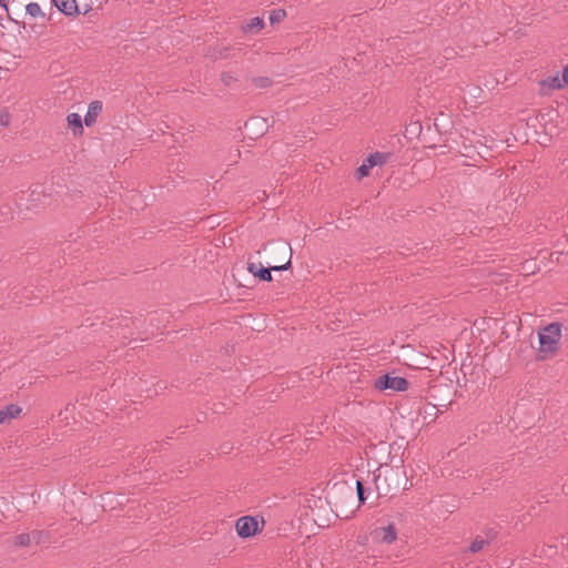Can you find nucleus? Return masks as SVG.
<instances>
[{
    "label": "nucleus",
    "mask_w": 568,
    "mask_h": 568,
    "mask_svg": "<svg viewBox=\"0 0 568 568\" xmlns=\"http://www.w3.org/2000/svg\"><path fill=\"white\" fill-rule=\"evenodd\" d=\"M538 337L540 353H556L561 337V324L557 322L548 324L539 331Z\"/></svg>",
    "instance_id": "f257e3e1"
},
{
    "label": "nucleus",
    "mask_w": 568,
    "mask_h": 568,
    "mask_svg": "<svg viewBox=\"0 0 568 568\" xmlns=\"http://www.w3.org/2000/svg\"><path fill=\"white\" fill-rule=\"evenodd\" d=\"M277 250L283 253H287V251L291 253V248L287 247L286 244H280L277 246ZM290 266H291V256L284 264L272 265L270 267H263L261 264H256V263H248L247 271L251 274H253L254 276H257L261 281L271 282L272 281L271 271H286V270H288Z\"/></svg>",
    "instance_id": "f03ea898"
},
{
    "label": "nucleus",
    "mask_w": 568,
    "mask_h": 568,
    "mask_svg": "<svg viewBox=\"0 0 568 568\" xmlns=\"http://www.w3.org/2000/svg\"><path fill=\"white\" fill-rule=\"evenodd\" d=\"M265 521L263 518L254 516L240 517L235 523V529L240 537L248 538L255 536L263 528Z\"/></svg>",
    "instance_id": "7ed1b4c3"
},
{
    "label": "nucleus",
    "mask_w": 568,
    "mask_h": 568,
    "mask_svg": "<svg viewBox=\"0 0 568 568\" xmlns=\"http://www.w3.org/2000/svg\"><path fill=\"white\" fill-rule=\"evenodd\" d=\"M374 388L384 392L390 389L393 392H405L408 389L409 383L406 378L399 376H392L390 374H383L377 377L374 383Z\"/></svg>",
    "instance_id": "20e7f679"
},
{
    "label": "nucleus",
    "mask_w": 568,
    "mask_h": 568,
    "mask_svg": "<svg viewBox=\"0 0 568 568\" xmlns=\"http://www.w3.org/2000/svg\"><path fill=\"white\" fill-rule=\"evenodd\" d=\"M402 474L403 471L398 467H392L387 464L379 465V477L386 485H389V494L399 489Z\"/></svg>",
    "instance_id": "39448f33"
},
{
    "label": "nucleus",
    "mask_w": 568,
    "mask_h": 568,
    "mask_svg": "<svg viewBox=\"0 0 568 568\" xmlns=\"http://www.w3.org/2000/svg\"><path fill=\"white\" fill-rule=\"evenodd\" d=\"M386 161V155L381 152H375L369 154L361 166L357 168L355 176L357 180H362L363 178L369 174V171L377 164H383Z\"/></svg>",
    "instance_id": "423d86ee"
},
{
    "label": "nucleus",
    "mask_w": 568,
    "mask_h": 568,
    "mask_svg": "<svg viewBox=\"0 0 568 568\" xmlns=\"http://www.w3.org/2000/svg\"><path fill=\"white\" fill-rule=\"evenodd\" d=\"M374 535L379 542L388 545L397 539V530L393 523L388 524L385 527H379L375 529Z\"/></svg>",
    "instance_id": "0eeeda50"
},
{
    "label": "nucleus",
    "mask_w": 568,
    "mask_h": 568,
    "mask_svg": "<svg viewBox=\"0 0 568 568\" xmlns=\"http://www.w3.org/2000/svg\"><path fill=\"white\" fill-rule=\"evenodd\" d=\"M540 85V93L544 95H548L552 93L556 90L562 89L565 85L562 83V80L559 78V75H551L548 77L539 82Z\"/></svg>",
    "instance_id": "6e6552de"
},
{
    "label": "nucleus",
    "mask_w": 568,
    "mask_h": 568,
    "mask_svg": "<svg viewBox=\"0 0 568 568\" xmlns=\"http://www.w3.org/2000/svg\"><path fill=\"white\" fill-rule=\"evenodd\" d=\"M102 108H103V105H102L101 101H92L89 104L87 114L84 115V119H83L87 126H91L93 123H95L97 118L102 112Z\"/></svg>",
    "instance_id": "1a4fd4ad"
},
{
    "label": "nucleus",
    "mask_w": 568,
    "mask_h": 568,
    "mask_svg": "<svg viewBox=\"0 0 568 568\" xmlns=\"http://www.w3.org/2000/svg\"><path fill=\"white\" fill-rule=\"evenodd\" d=\"M57 9L65 16H73L78 13V6L75 0H52Z\"/></svg>",
    "instance_id": "9d476101"
},
{
    "label": "nucleus",
    "mask_w": 568,
    "mask_h": 568,
    "mask_svg": "<svg viewBox=\"0 0 568 568\" xmlns=\"http://www.w3.org/2000/svg\"><path fill=\"white\" fill-rule=\"evenodd\" d=\"M264 27V20L260 17L250 19L245 24L242 26V30L245 33H257Z\"/></svg>",
    "instance_id": "9b49d317"
},
{
    "label": "nucleus",
    "mask_w": 568,
    "mask_h": 568,
    "mask_svg": "<svg viewBox=\"0 0 568 568\" xmlns=\"http://www.w3.org/2000/svg\"><path fill=\"white\" fill-rule=\"evenodd\" d=\"M373 480L375 483V488L379 496L389 495V485H386L383 479L379 477V467L373 473Z\"/></svg>",
    "instance_id": "f8f14e48"
},
{
    "label": "nucleus",
    "mask_w": 568,
    "mask_h": 568,
    "mask_svg": "<svg viewBox=\"0 0 568 568\" xmlns=\"http://www.w3.org/2000/svg\"><path fill=\"white\" fill-rule=\"evenodd\" d=\"M67 121L69 126L73 129L74 134L82 133L83 126H82V118L78 113H70L67 116Z\"/></svg>",
    "instance_id": "ddd939ff"
},
{
    "label": "nucleus",
    "mask_w": 568,
    "mask_h": 568,
    "mask_svg": "<svg viewBox=\"0 0 568 568\" xmlns=\"http://www.w3.org/2000/svg\"><path fill=\"white\" fill-rule=\"evenodd\" d=\"M13 544L17 547H29L32 544L31 535L29 532L19 534L14 537Z\"/></svg>",
    "instance_id": "4468645a"
},
{
    "label": "nucleus",
    "mask_w": 568,
    "mask_h": 568,
    "mask_svg": "<svg viewBox=\"0 0 568 568\" xmlns=\"http://www.w3.org/2000/svg\"><path fill=\"white\" fill-rule=\"evenodd\" d=\"M8 420L16 418L22 412L21 407L16 404L7 405L2 408Z\"/></svg>",
    "instance_id": "2eb2a0df"
},
{
    "label": "nucleus",
    "mask_w": 568,
    "mask_h": 568,
    "mask_svg": "<svg viewBox=\"0 0 568 568\" xmlns=\"http://www.w3.org/2000/svg\"><path fill=\"white\" fill-rule=\"evenodd\" d=\"M237 77L231 71H224L221 74V81L225 87H233L237 82Z\"/></svg>",
    "instance_id": "dca6fc26"
},
{
    "label": "nucleus",
    "mask_w": 568,
    "mask_h": 568,
    "mask_svg": "<svg viewBox=\"0 0 568 568\" xmlns=\"http://www.w3.org/2000/svg\"><path fill=\"white\" fill-rule=\"evenodd\" d=\"M26 11L29 16L33 18L44 17V13L41 10V7L37 2H30L26 7Z\"/></svg>",
    "instance_id": "f3484780"
},
{
    "label": "nucleus",
    "mask_w": 568,
    "mask_h": 568,
    "mask_svg": "<svg viewBox=\"0 0 568 568\" xmlns=\"http://www.w3.org/2000/svg\"><path fill=\"white\" fill-rule=\"evenodd\" d=\"M486 545H488V540L481 538V537H476L473 542L470 544L469 546V550L471 552H478L480 551Z\"/></svg>",
    "instance_id": "a211bd4d"
},
{
    "label": "nucleus",
    "mask_w": 568,
    "mask_h": 568,
    "mask_svg": "<svg viewBox=\"0 0 568 568\" xmlns=\"http://www.w3.org/2000/svg\"><path fill=\"white\" fill-rule=\"evenodd\" d=\"M285 17H286L285 10H283V9L273 10L270 13V22H271V24L280 23L281 21L284 20Z\"/></svg>",
    "instance_id": "6ab92c4d"
},
{
    "label": "nucleus",
    "mask_w": 568,
    "mask_h": 568,
    "mask_svg": "<svg viewBox=\"0 0 568 568\" xmlns=\"http://www.w3.org/2000/svg\"><path fill=\"white\" fill-rule=\"evenodd\" d=\"M252 81L258 89H265L271 85V80L266 77L254 78Z\"/></svg>",
    "instance_id": "aec40b11"
},
{
    "label": "nucleus",
    "mask_w": 568,
    "mask_h": 568,
    "mask_svg": "<svg viewBox=\"0 0 568 568\" xmlns=\"http://www.w3.org/2000/svg\"><path fill=\"white\" fill-rule=\"evenodd\" d=\"M250 125L261 126V129H264V128H266V121H265V119L253 118L245 123V128H248Z\"/></svg>",
    "instance_id": "412c9836"
},
{
    "label": "nucleus",
    "mask_w": 568,
    "mask_h": 568,
    "mask_svg": "<svg viewBox=\"0 0 568 568\" xmlns=\"http://www.w3.org/2000/svg\"><path fill=\"white\" fill-rule=\"evenodd\" d=\"M356 490H357V496H358L359 503L364 504L366 500V496H365L364 485L361 480H356Z\"/></svg>",
    "instance_id": "4be33fe9"
},
{
    "label": "nucleus",
    "mask_w": 568,
    "mask_h": 568,
    "mask_svg": "<svg viewBox=\"0 0 568 568\" xmlns=\"http://www.w3.org/2000/svg\"><path fill=\"white\" fill-rule=\"evenodd\" d=\"M29 535H31V541L34 544H39L45 538V534L42 530H33Z\"/></svg>",
    "instance_id": "5701e85b"
},
{
    "label": "nucleus",
    "mask_w": 568,
    "mask_h": 568,
    "mask_svg": "<svg viewBox=\"0 0 568 568\" xmlns=\"http://www.w3.org/2000/svg\"><path fill=\"white\" fill-rule=\"evenodd\" d=\"M557 554V547L556 546H548L547 549L542 548L540 550V554L538 555L539 557H547V558H551L554 557L555 555Z\"/></svg>",
    "instance_id": "b1692460"
},
{
    "label": "nucleus",
    "mask_w": 568,
    "mask_h": 568,
    "mask_svg": "<svg viewBox=\"0 0 568 568\" xmlns=\"http://www.w3.org/2000/svg\"><path fill=\"white\" fill-rule=\"evenodd\" d=\"M10 123V116L8 113H0V125L8 126Z\"/></svg>",
    "instance_id": "393cba45"
},
{
    "label": "nucleus",
    "mask_w": 568,
    "mask_h": 568,
    "mask_svg": "<svg viewBox=\"0 0 568 568\" xmlns=\"http://www.w3.org/2000/svg\"><path fill=\"white\" fill-rule=\"evenodd\" d=\"M561 80L564 85H568V64L562 70Z\"/></svg>",
    "instance_id": "a878e982"
},
{
    "label": "nucleus",
    "mask_w": 568,
    "mask_h": 568,
    "mask_svg": "<svg viewBox=\"0 0 568 568\" xmlns=\"http://www.w3.org/2000/svg\"><path fill=\"white\" fill-rule=\"evenodd\" d=\"M6 422H8V419L6 417V414H4L3 409L1 408L0 409V424H3Z\"/></svg>",
    "instance_id": "bb28decb"
},
{
    "label": "nucleus",
    "mask_w": 568,
    "mask_h": 568,
    "mask_svg": "<svg viewBox=\"0 0 568 568\" xmlns=\"http://www.w3.org/2000/svg\"><path fill=\"white\" fill-rule=\"evenodd\" d=\"M0 6L7 8V0H0Z\"/></svg>",
    "instance_id": "cd10ccee"
}]
</instances>
